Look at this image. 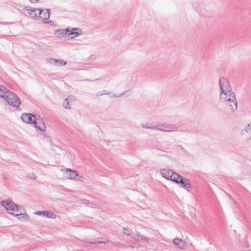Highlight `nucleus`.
<instances>
[{"instance_id": "nucleus-1", "label": "nucleus", "mask_w": 251, "mask_h": 251, "mask_svg": "<svg viewBox=\"0 0 251 251\" xmlns=\"http://www.w3.org/2000/svg\"><path fill=\"white\" fill-rule=\"evenodd\" d=\"M220 101L224 103L229 110L234 112L237 110V101L233 91L220 94Z\"/></svg>"}, {"instance_id": "nucleus-2", "label": "nucleus", "mask_w": 251, "mask_h": 251, "mask_svg": "<svg viewBox=\"0 0 251 251\" xmlns=\"http://www.w3.org/2000/svg\"><path fill=\"white\" fill-rule=\"evenodd\" d=\"M4 99L9 105L14 107H18L20 105L21 101L18 96L10 91L5 95Z\"/></svg>"}, {"instance_id": "nucleus-3", "label": "nucleus", "mask_w": 251, "mask_h": 251, "mask_svg": "<svg viewBox=\"0 0 251 251\" xmlns=\"http://www.w3.org/2000/svg\"><path fill=\"white\" fill-rule=\"evenodd\" d=\"M1 204L8 211V213L13 215L14 214V213L19 209L18 205L9 200L1 201Z\"/></svg>"}, {"instance_id": "nucleus-4", "label": "nucleus", "mask_w": 251, "mask_h": 251, "mask_svg": "<svg viewBox=\"0 0 251 251\" xmlns=\"http://www.w3.org/2000/svg\"><path fill=\"white\" fill-rule=\"evenodd\" d=\"M219 85L220 94L232 92L228 80L225 77H221L219 79Z\"/></svg>"}, {"instance_id": "nucleus-5", "label": "nucleus", "mask_w": 251, "mask_h": 251, "mask_svg": "<svg viewBox=\"0 0 251 251\" xmlns=\"http://www.w3.org/2000/svg\"><path fill=\"white\" fill-rule=\"evenodd\" d=\"M159 131L163 132H174L178 130V126L175 125L164 123L159 125Z\"/></svg>"}, {"instance_id": "nucleus-6", "label": "nucleus", "mask_w": 251, "mask_h": 251, "mask_svg": "<svg viewBox=\"0 0 251 251\" xmlns=\"http://www.w3.org/2000/svg\"><path fill=\"white\" fill-rule=\"evenodd\" d=\"M36 118L34 115L31 113L23 114L21 116L23 121L28 124H34Z\"/></svg>"}, {"instance_id": "nucleus-7", "label": "nucleus", "mask_w": 251, "mask_h": 251, "mask_svg": "<svg viewBox=\"0 0 251 251\" xmlns=\"http://www.w3.org/2000/svg\"><path fill=\"white\" fill-rule=\"evenodd\" d=\"M23 10L26 11L27 13L31 18L35 19L39 18V16L38 14V12L39 11V8L32 9L30 8L28 6H25L23 8Z\"/></svg>"}, {"instance_id": "nucleus-8", "label": "nucleus", "mask_w": 251, "mask_h": 251, "mask_svg": "<svg viewBox=\"0 0 251 251\" xmlns=\"http://www.w3.org/2000/svg\"><path fill=\"white\" fill-rule=\"evenodd\" d=\"M50 9H45L43 10L39 9V11L38 12L39 18L43 20H47L49 19L50 16Z\"/></svg>"}, {"instance_id": "nucleus-9", "label": "nucleus", "mask_w": 251, "mask_h": 251, "mask_svg": "<svg viewBox=\"0 0 251 251\" xmlns=\"http://www.w3.org/2000/svg\"><path fill=\"white\" fill-rule=\"evenodd\" d=\"M14 213V214L13 215L16 216L19 220L23 222H26L29 219L28 215L26 213L22 214V212L20 211L19 209H18Z\"/></svg>"}, {"instance_id": "nucleus-10", "label": "nucleus", "mask_w": 251, "mask_h": 251, "mask_svg": "<svg viewBox=\"0 0 251 251\" xmlns=\"http://www.w3.org/2000/svg\"><path fill=\"white\" fill-rule=\"evenodd\" d=\"M35 214L38 215H44L50 219H55L56 217V215L55 214L48 210L38 211L35 212Z\"/></svg>"}, {"instance_id": "nucleus-11", "label": "nucleus", "mask_w": 251, "mask_h": 251, "mask_svg": "<svg viewBox=\"0 0 251 251\" xmlns=\"http://www.w3.org/2000/svg\"><path fill=\"white\" fill-rule=\"evenodd\" d=\"M179 182V184H181L183 188L186 189L187 190H189L190 188H192V185L191 184L190 180L188 179H187L182 176L180 178Z\"/></svg>"}, {"instance_id": "nucleus-12", "label": "nucleus", "mask_w": 251, "mask_h": 251, "mask_svg": "<svg viewBox=\"0 0 251 251\" xmlns=\"http://www.w3.org/2000/svg\"><path fill=\"white\" fill-rule=\"evenodd\" d=\"M34 125L36 128L38 129L40 131H45L46 129V126L43 120L41 119H36V122L34 123Z\"/></svg>"}, {"instance_id": "nucleus-13", "label": "nucleus", "mask_w": 251, "mask_h": 251, "mask_svg": "<svg viewBox=\"0 0 251 251\" xmlns=\"http://www.w3.org/2000/svg\"><path fill=\"white\" fill-rule=\"evenodd\" d=\"M69 31H70V29L68 28L65 29H57L55 31L54 35L58 37H61L67 34Z\"/></svg>"}, {"instance_id": "nucleus-14", "label": "nucleus", "mask_w": 251, "mask_h": 251, "mask_svg": "<svg viewBox=\"0 0 251 251\" xmlns=\"http://www.w3.org/2000/svg\"><path fill=\"white\" fill-rule=\"evenodd\" d=\"M171 175V177H170V180L177 184H179V180L180 179V178L182 177V176H180L178 173L174 172H173Z\"/></svg>"}, {"instance_id": "nucleus-15", "label": "nucleus", "mask_w": 251, "mask_h": 251, "mask_svg": "<svg viewBox=\"0 0 251 251\" xmlns=\"http://www.w3.org/2000/svg\"><path fill=\"white\" fill-rule=\"evenodd\" d=\"M126 93H127V92H125L124 93H123L120 95H117L115 94H111V93H100V92H99L96 93V95L97 97H100V96H102L104 95H108L110 98H118L121 97L122 96H123L125 94H126Z\"/></svg>"}, {"instance_id": "nucleus-16", "label": "nucleus", "mask_w": 251, "mask_h": 251, "mask_svg": "<svg viewBox=\"0 0 251 251\" xmlns=\"http://www.w3.org/2000/svg\"><path fill=\"white\" fill-rule=\"evenodd\" d=\"M173 171L170 169H162L161 170V174L163 177L165 178L170 180V177H171V174L173 173Z\"/></svg>"}, {"instance_id": "nucleus-17", "label": "nucleus", "mask_w": 251, "mask_h": 251, "mask_svg": "<svg viewBox=\"0 0 251 251\" xmlns=\"http://www.w3.org/2000/svg\"><path fill=\"white\" fill-rule=\"evenodd\" d=\"M77 30H79V28H73L72 30H70V31L68 32V35L69 36V37L71 39H73L75 37H77L79 35H80L81 33H79L76 31H75Z\"/></svg>"}, {"instance_id": "nucleus-18", "label": "nucleus", "mask_w": 251, "mask_h": 251, "mask_svg": "<svg viewBox=\"0 0 251 251\" xmlns=\"http://www.w3.org/2000/svg\"><path fill=\"white\" fill-rule=\"evenodd\" d=\"M67 173L68 174V177L70 179H75L76 177L78 175L77 171H72L70 169H67Z\"/></svg>"}, {"instance_id": "nucleus-19", "label": "nucleus", "mask_w": 251, "mask_h": 251, "mask_svg": "<svg viewBox=\"0 0 251 251\" xmlns=\"http://www.w3.org/2000/svg\"><path fill=\"white\" fill-rule=\"evenodd\" d=\"M174 243L179 249H182L184 247V242L180 238L175 239Z\"/></svg>"}, {"instance_id": "nucleus-20", "label": "nucleus", "mask_w": 251, "mask_h": 251, "mask_svg": "<svg viewBox=\"0 0 251 251\" xmlns=\"http://www.w3.org/2000/svg\"><path fill=\"white\" fill-rule=\"evenodd\" d=\"M6 88L2 85H0V97L5 98V95H7V93L9 92Z\"/></svg>"}, {"instance_id": "nucleus-21", "label": "nucleus", "mask_w": 251, "mask_h": 251, "mask_svg": "<svg viewBox=\"0 0 251 251\" xmlns=\"http://www.w3.org/2000/svg\"><path fill=\"white\" fill-rule=\"evenodd\" d=\"M66 64V62L61 59H56V66H62Z\"/></svg>"}, {"instance_id": "nucleus-22", "label": "nucleus", "mask_w": 251, "mask_h": 251, "mask_svg": "<svg viewBox=\"0 0 251 251\" xmlns=\"http://www.w3.org/2000/svg\"><path fill=\"white\" fill-rule=\"evenodd\" d=\"M46 61L48 63H50L54 66H56V59L52 58H48L46 59Z\"/></svg>"}, {"instance_id": "nucleus-23", "label": "nucleus", "mask_w": 251, "mask_h": 251, "mask_svg": "<svg viewBox=\"0 0 251 251\" xmlns=\"http://www.w3.org/2000/svg\"><path fill=\"white\" fill-rule=\"evenodd\" d=\"M69 98H68L65 100L63 101V106L66 109H70V105L69 104Z\"/></svg>"}, {"instance_id": "nucleus-24", "label": "nucleus", "mask_w": 251, "mask_h": 251, "mask_svg": "<svg viewBox=\"0 0 251 251\" xmlns=\"http://www.w3.org/2000/svg\"><path fill=\"white\" fill-rule=\"evenodd\" d=\"M244 131L247 133L251 134V123L249 124L244 129Z\"/></svg>"}, {"instance_id": "nucleus-25", "label": "nucleus", "mask_w": 251, "mask_h": 251, "mask_svg": "<svg viewBox=\"0 0 251 251\" xmlns=\"http://www.w3.org/2000/svg\"><path fill=\"white\" fill-rule=\"evenodd\" d=\"M139 237L141 238V239L144 241H146V242H149L150 240H151V239L149 238H147L146 236H144L143 235H141L140 234L137 235Z\"/></svg>"}, {"instance_id": "nucleus-26", "label": "nucleus", "mask_w": 251, "mask_h": 251, "mask_svg": "<svg viewBox=\"0 0 251 251\" xmlns=\"http://www.w3.org/2000/svg\"><path fill=\"white\" fill-rule=\"evenodd\" d=\"M87 242H88L89 243H91V244H105L106 243L107 241H98V242H97V241H91V242H89V241H86Z\"/></svg>"}, {"instance_id": "nucleus-27", "label": "nucleus", "mask_w": 251, "mask_h": 251, "mask_svg": "<svg viewBox=\"0 0 251 251\" xmlns=\"http://www.w3.org/2000/svg\"><path fill=\"white\" fill-rule=\"evenodd\" d=\"M149 129H154V130H159L160 127H159V125L156 126H149Z\"/></svg>"}, {"instance_id": "nucleus-28", "label": "nucleus", "mask_w": 251, "mask_h": 251, "mask_svg": "<svg viewBox=\"0 0 251 251\" xmlns=\"http://www.w3.org/2000/svg\"><path fill=\"white\" fill-rule=\"evenodd\" d=\"M45 23L49 24L51 26L55 25V22L53 21H47L46 22H45Z\"/></svg>"}, {"instance_id": "nucleus-29", "label": "nucleus", "mask_w": 251, "mask_h": 251, "mask_svg": "<svg viewBox=\"0 0 251 251\" xmlns=\"http://www.w3.org/2000/svg\"><path fill=\"white\" fill-rule=\"evenodd\" d=\"M90 206L91 207H97L98 206V204H97L96 203L93 202H89Z\"/></svg>"}, {"instance_id": "nucleus-30", "label": "nucleus", "mask_w": 251, "mask_h": 251, "mask_svg": "<svg viewBox=\"0 0 251 251\" xmlns=\"http://www.w3.org/2000/svg\"><path fill=\"white\" fill-rule=\"evenodd\" d=\"M27 176L28 177H29V178H32V179H35L36 178L35 175L32 174H32H28Z\"/></svg>"}, {"instance_id": "nucleus-31", "label": "nucleus", "mask_w": 251, "mask_h": 251, "mask_svg": "<svg viewBox=\"0 0 251 251\" xmlns=\"http://www.w3.org/2000/svg\"><path fill=\"white\" fill-rule=\"evenodd\" d=\"M102 142L103 143L105 144L106 145H108V144L109 143V142L108 141H106V140H103Z\"/></svg>"}, {"instance_id": "nucleus-32", "label": "nucleus", "mask_w": 251, "mask_h": 251, "mask_svg": "<svg viewBox=\"0 0 251 251\" xmlns=\"http://www.w3.org/2000/svg\"><path fill=\"white\" fill-rule=\"evenodd\" d=\"M32 3H36L39 0H29Z\"/></svg>"}, {"instance_id": "nucleus-33", "label": "nucleus", "mask_w": 251, "mask_h": 251, "mask_svg": "<svg viewBox=\"0 0 251 251\" xmlns=\"http://www.w3.org/2000/svg\"><path fill=\"white\" fill-rule=\"evenodd\" d=\"M127 233H126V234L127 235H129L130 234H131V229H127Z\"/></svg>"}, {"instance_id": "nucleus-34", "label": "nucleus", "mask_w": 251, "mask_h": 251, "mask_svg": "<svg viewBox=\"0 0 251 251\" xmlns=\"http://www.w3.org/2000/svg\"><path fill=\"white\" fill-rule=\"evenodd\" d=\"M142 126L143 128H149V126H147L146 125H144V124H142Z\"/></svg>"}, {"instance_id": "nucleus-35", "label": "nucleus", "mask_w": 251, "mask_h": 251, "mask_svg": "<svg viewBox=\"0 0 251 251\" xmlns=\"http://www.w3.org/2000/svg\"><path fill=\"white\" fill-rule=\"evenodd\" d=\"M199 13H200V14H202L204 17H206V16H208V15H204V14L202 12V11H198Z\"/></svg>"}, {"instance_id": "nucleus-36", "label": "nucleus", "mask_w": 251, "mask_h": 251, "mask_svg": "<svg viewBox=\"0 0 251 251\" xmlns=\"http://www.w3.org/2000/svg\"><path fill=\"white\" fill-rule=\"evenodd\" d=\"M89 202H90L88 201H86L84 202L83 204H86V205H87V204L89 205Z\"/></svg>"}, {"instance_id": "nucleus-37", "label": "nucleus", "mask_w": 251, "mask_h": 251, "mask_svg": "<svg viewBox=\"0 0 251 251\" xmlns=\"http://www.w3.org/2000/svg\"><path fill=\"white\" fill-rule=\"evenodd\" d=\"M102 93H107V92H106V90H103Z\"/></svg>"}, {"instance_id": "nucleus-38", "label": "nucleus", "mask_w": 251, "mask_h": 251, "mask_svg": "<svg viewBox=\"0 0 251 251\" xmlns=\"http://www.w3.org/2000/svg\"><path fill=\"white\" fill-rule=\"evenodd\" d=\"M181 150H184V149H183V148H182V147H181Z\"/></svg>"}]
</instances>
